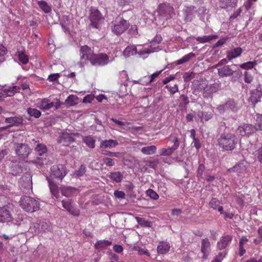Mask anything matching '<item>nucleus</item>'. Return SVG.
Returning a JSON list of instances; mask_svg holds the SVG:
<instances>
[{
	"mask_svg": "<svg viewBox=\"0 0 262 262\" xmlns=\"http://www.w3.org/2000/svg\"><path fill=\"white\" fill-rule=\"evenodd\" d=\"M109 178L113 181L119 183L123 179V174L119 171L111 172L110 173Z\"/></svg>",
	"mask_w": 262,
	"mask_h": 262,
	"instance_id": "nucleus-32",
	"label": "nucleus"
},
{
	"mask_svg": "<svg viewBox=\"0 0 262 262\" xmlns=\"http://www.w3.org/2000/svg\"><path fill=\"white\" fill-rule=\"evenodd\" d=\"M195 7L193 6H186L183 10V13L185 16V20L190 21L194 16Z\"/></svg>",
	"mask_w": 262,
	"mask_h": 262,
	"instance_id": "nucleus-19",
	"label": "nucleus"
},
{
	"mask_svg": "<svg viewBox=\"0 0 262 262\" xmlns=\"http://www.w3.org/2000/svg\"><path fill=\"white\" fill-rule=\"evenodd\" d=\"M195 73L192 71H188L185 72L183 75V78L185 82H189L193 79L195 76Z\"/></svg>",
	"mask_w": 262,
	"mask_h": 262,
	"instance_id": "nucleus-42",
	"label": "nucleus"
},
{
	"mask_svg": "<svg viewBox=\"0 0 262 262\" xmlns=\"http://www.w3.org/2000/svg\"><path fill=\"white\" fill-rule=\"evenodd\" d=\"M216 109L220 113H223L228 111H235L237 110L235 101L230 99L225 103L218 105Z\"/></svg>",
	"mask_w": 262,
	"mask_h": 262,
	"instance_id": "nucleus-10",
	"label": "nucleus"
},
{
	"mask_svg": "<svg viewBox=\"0 0 262 262\" xmlns=\"http://www.w3.org/2000/svg\"><path fill=\"white\" fill-rule=\"evenodd\" d=\"M95 140L92 136H86L83 138V142L89 147L93 148L95 147Z\"/></svg>",
	"mask_w": 262,
	"mask_h": 262,
	"instance_id": "nucleus-39",
	"label": "nucleus"
},
{
	"mask_svg": "<svg viewBox=\"0 0 262 262\" xmlns=\"http://www.w3.org/2000/svg\"><path fill=\"white\" fill-rule=\"evenodd\" d=\"M115 196L119 199H124L125 198V193L122 191L116 190L114 192Z\"/></svg>",
	"mask_w": 262,
	"mask_h": 262,
	"instance_id": "nucleus-62",
	"label": "nucleus"
},
{
	"mask_svg": "<svg viewBox=\"0 0 262 262\" xmlns=\"http://www.w3.org/2000/svg\"><path fill=\"white\" fill-rule=\"evenodd\" d=\"M255 155L260 162H262V147L255 151Z\"/></svg>",
	"mask_w": 262,
	"mask_h": 262,
	"instance_id": "nucleus-61",
	"label": "nucleus"
},
{
	"mask_svg": "<svg viewBox=\"0 0 262 262\" xmlns=\"http://www.w3.org/2000/svg\"><path fill=\"white\" fill-rule=\"evenodd\" d=\"M78 98L76 96L70 95L67 98V104L70 105H74L77 103Z\"/></svg>",
	"mask_w": 262,
	"mask_h": 262,
	"instance_id": "nucleus-47",
	"label": "nucleus"
},
{
	"mask_svg": "<svg viewBox=\"0 0 262 262\" xmlns=\"http://www.w3.org/2000/svg\"><path fill=\"white\" fill-rule=\"evenodd\" d=\"M162 71H163V70H160L159 71H157V72L153 73L152 74L150 75V76H149L148 77L149 79V82L150 83H151L152 81H154V79L156 77H157L162 73Z\"/></svg>",
	"mask_w": 262,
	"mask_h": 262,
	"instance_id": "nucleus-56",
	"label": "nucleus"
},
{
	"mask_svg": "<svg viewBox=\"0 0 262 262\" xmlns=\"http://www.w3.org/2000/svg\"><path fill=\"white\" fill-rule=\"evenodd\" d=\"M90 61L95 66H104L109 62L108 57L105 54H93L91 56Z\"/></svg>",
	"mask_w": 262,
	"mask_h": 262,
	"instance_id": "nucleus-8",
	"label": "nucleus"
},
{
	"mask_svg": "<svg viewBox=\"0 0 262 262\" xmlns=\"http://www.w3.org/2000/svg\"><path fill=\"white\" fill-rule=\"evenodd\" d=\"M90 48L87 46H83L81 47L80 54L81 58L84 60H90V57L93 54Z\"/></svg>",
	"mask_w": 262,
	"mask_h": 262,
	"instance_id": "nucleus-21",
	"label": "nucleus"
},
{
	"mask_svg": "<svg viewBox=\"0 0 262 262\" xmlns=\"http://www.w3.org/2000/svg\"><path fill=\"white\" fill-rule=\"evenodd\" d=\"M170 246L166 242H160L157 247V252L159 254H163L167 253L170 249Z\"/></svg>",
	"mask_w": 262,
	"mask_h": 262,
	"instance_id": "nucleus-24",
	"label": "nucleus"
},
{
	"mask_svg": "<svg viewBox=\"0 0 262 262\" xmlns=\"http://www.w3.org/2000/svg\"><path fill=\"white\" fill-rule=\"evenodd\" d=\"M205 170V166L203 164H200L197 170V177L201 178Z\"/></svg>",
	"mask_w": 262,
	"mask_h": 262,
	"instance_id": "nucleus-58",
	"label": "nucleus"
},
{
	"mask_svg": "<svg viewBox=\"0 0 262 262\" xmlns=\"http://www.w3.org/2000/svg\"><path fill=\"white\" fill-rule=\"evenodd\" d=\"M35 150L39 156H42L47 152V148L46 146L43 144H38L35 148Z\"/></svg>",
	"mask_w": 262,
	"mask_h": 262,
	"instance_id": "nucleus-43",
	"label": "nucleus"
},
{
	"mask_svg": "<svg viewBox=\"0 0 262 262\" xmlns=\"http://www.w3.org/2000/svg\"><path fill=\"white\" fill-rule=\"evenodd\" d=\"M28 114L35 118H38L41 116V112L36 108L29 107L27 110Z\"/></svg>",
	"mask_w": 262,
	"mask_h": 262,
	"instance_id": "nucleus-41",
	"label": "nucleus"
},
{
	"mask_svg": "<svg viewBox=\"0 0 262 262\" xmlns=\"http://www.w3.org/2000/svg\"><path fill=\"white\" fill-rule=\"evenodd\" d=\"M12 220V216L10 208L8 206L0 207V222L8 223Z\"/></svg>",
	"mask_w": 262,
	"mask_h": 262,
	"instance_id": "nucleus-11",
	"label": "nucleus"
},
{
	"mask_svg": "<svg viewBox=\"0 0 262 262\" xmlns=\"http://www.w3.org/2000/svg\"><path fill=\"white\" fill-rule=\"evenodd\" d=\"M170 140L173 142V145L168 148H162L159 149V153L160 156H170L174 151L178 149L180 145L179 139L178 137L173 136H171Z\"/></svg>",
	"mask_w": 262,
	"mask_h": 262,
	"instance_id": "nucleus-6",
	"label": "nucleus"
},
{
	"mask_svg": "<svg viewBox=\"0 0 262 262\" xmlns=\"http://www.w3.org/2000/svg\"><path fill=\"white\" fill-rule=\"evenodd\" d=\"M257 64V62L256 60L252 61H248L238 64V67L242 69L246 70V71L252 69Z\"/></svg>",
	"mask_w": 262,
	"mask_h": 262,
	"instance_id": "nucleus-31",
	"label": "nucleus"
},
{
	"mask_svg": "<svg viewBox=\"0 0 262 262\" xmlns=\"http://www.w3.org/2000/svg\"><path fill=\"white\" fill-rule=\"evenodd\" d=\"M258 233L259 235V237L254 239L253 240V242L256 245L260 244L262 241V230H258Z\"/></svg>",
	"mask_w": 262,
	"mask_h": 262,
	"instance_id": "nucleus-60",
	"label": "nucleus"
},
{
	"mask_svg": "<svg viewBox=\"0 0 262 262\" xmlns=\"http://www.w3.org/2000/svg\"><path fill=\"white\" fill-rule=\"evenodd\" d=\"M175 78H176V77H175L174 75H170L169 76L165 78L163 80L162 82H163V83L164 84H166L168 82H169L170 81H171L173 80V79H174Z\"/></svg>",
	"mask_w": 262,
	"mask_h": 262,
	"instance_id": "nucleus-64",
	"label": "nucleus"
},
{
	"mask_svg": "<svg viewBox=\"0 0 262 262\" xmlns=\"http://www.w3.org/2000/svg\"><path fill=\"white\" fill-rule=\"evenodd\" d=\"M128 32L131 35L136 36L138 34L137 27L136 25L132 26Z\"/></svg>",
	"mask_w": 262,
	"mask_h": 262,
	"instance_id": "nucleus-59",
	"label": "nucleus"
},
{
	"mask_svg": "<svg viewBox=\"0 0 262 262\" xmlns=\"http://www.w3.org/2000/svg\"><path fill=\"white\" fill-rule=\"evenodd\" d=\"M52 174L56 178L62 180L66 176V170L63 168L62 165H59L57 167H53Z\"/></svg>",
	"mask_w": 262,
	"mask_h": 262,
	"instance_id": "nucleus-26",
	"label": "nucleus"
},
{
	"mask_svg": "<svg viewBox=\"0 0 262 262\" xmlns=\"http://www.w3.org/2000/svg\"><path fill=\"white\" fill-rule=\"evenodd\" d=\"M38 5L40 8L43 11L46 13H49L51 11V8L48 4L45 1H41L38 2Z\"/></svg>",
	"mask_w": 262,
	"mask_h": 262,
	"instance_id": "nucleus-44",
	"label": "nucleus"
},
{
	"mask_svg": "<svg viewBox=\"0 0 262 262\" xmlns=\"http://www.w3.org/2000/svg\"><path fill=\"white\" fill-rule=\"evenodd\" d=\"M262 97V89L260 86L257 87L255 90L251 92L250 100L252 103L256 104L260 101Z\"/></svg>",
	"mask_w": 262,
	"mask_h": 262,
	"instance_id": "nucleus-18",
	"label": "nucleus"
},
{
	"mask_svg": "<svg viewBox=\"0 0 262 262\" xmlns=\"http://www.w3.org/2000/svg\"><path fill=\"white\" fill-rule=\"evenodd\" d=\"M195 56L194 53L191 52L189 53L184 56H183L181 59L178 60L176 61V63L177 65H180L184 63L187 62L190 60V59L192 58H193Z\"/></svg>",
	"mask_w": 262,
	"mask_h": 262,
	"instance_id": "nucleus-33",
	"label": "nucleus"
},
{
	"mask_svg": "<svg viewBox=\"0 0 262 262\" xmlns=\"http://www.w3.org/2000/svg\"><path fill=\"white\" fill-rule=\"evenodd\" d=\"M102 161L103 164L107 166H113L115 165V162L114 161L113 159L110 158H104L102 159Z\"/></svg>",
	"mask_w": 262,
	"mask_h": 262,
	"instance_id": "nucleus-53",
	"label": "nucleus"
},
{
	"mask_svg": "<svg viewBox=\"0 0 262 262\" xmlns=\"http://www.w3.org/2000/svg\"><path fill=\"white\" fill-rule=\"evenodd\" d=\"M86 172V167L84 165H81L79 169L74 172V176L77 177L83 176Z\"/></svg>",
	"mask_w": 262,
	"mask_h": 262,
	"instance_id": "nucleus-46",
	"label": "nucleus"
},
{
	"mask_svg": "<svg viewBox=\"0 0 262 262\" xmlns=\"http://www.w3.org/2000/svg\"><path fill=\"white\" fill-rule=\"evenodd\" d=\"M49 183V185L51 192L54 195L56 199H59L60 198V194L62 196H66V188L64 186H61L60 188V190H57V186L56 184L52 181L49 178H47Z\"/></svg>",
	"mask_w": 262,
	"mask_h": 262,
	"instance_id": "nucleus-9",
	"label": "nucleus"
},
{
	"mask_svg": "<svg viewBox=\"0 0 262 262\" xmlns=\"http://www.w3.org/2000/svg\"><path fill=\"white\" fill-rule=\"evenodd\" d=\"M18 58L19 60L24 64H27L28 62V56L23 52L19 53Z\"/></svg>",
	"mask_w": 262,
	"mask_h": 262,
	"instance_id": "nucleus-54",
	"label": "nucleus"
},
{
	"mask_svg": "<svg viewBox=\"0 0 262 262\" xmlns=\"http://www.w3.org/2000/svg\"><path fill=\"white\" fill-rule=\"evenodd\" d=\"M255 123L254 125L255 130H262V114L256 115Z\"/></svg>",
	"mask_w": 262,
	"mask_h": 262,
	"instance_id": "nucleus-38",
	"label": "nucleus"
},
{
	"mask_svg": "<svg viewBox=\"0 0 262 262\" xmlns=\"http://www.w3.org/2000/svg\"><path fill=\"white\" fill-rule=\"evenodd\" d=\"M118 144V142L116 140L109 139L104 140L100 142V147L102 148L115 147Z\"/></svg>",
	"mask_w": 262,
	"mask_h": 262,
	"instance_id": "nucleus-25",
	"label": "nucleus"
},
{
	"mask_svg": "<svg viewBox=\"0 0 262 262\" xmlns=\"http://www.w3.org/2000/svg\"><path fill=\"white\" fill-rule=\"evenodd\" d=\"M89 19L91 26L96 29H100L104 21V17L97 9H94L91 11Z\"/></svg>",
	"mask_w": 262,
	"mask_h": 262,
	"instance_id": "nucleus-4",
	"label": "nucleus"
},
{
	"mask_svg": "<svg viewBox=\"0 0 262 262\" xmlns=\"http://www.w3.org/2000/svg\"><path fill=\"white\" fill-rule=\"evenodd\" d=\"M217 38L216 35H205L203 36H199L196 38V40L200 43H205L209 42Z\"/></svg>",
	"mask_w": 262,
	"mask_h": 262,
	"instance_id": "nucleus-35",
	"label": "nucleus"
},
{
	"mask_svg": "<svg viewBox=\"0 0 262 262\" xmlns=\"http://www.w3.org/2000/svg\"><path fill=\"white\" fill-rule=\"evenodd\" d=\"M5 122L10 124L9 125L3 127L1 128V130L10 128L12 126H18L23 123V119L21 117H8L5 119Z\"/></svg>",
	"mask_w": 262,
	"mask_h": 262,
	"instance_id": "nucleus-14",
	"label": "nucleus"
},
{
	"mask_svg": "<svg viewBox=\"0 0 262 262\" xmlns=\"http://www.w3.org/2000/svg\"><path fill=\"white\" fill-rule=\"evenodd\" d=\"M198 117L201 119V122L207 121L212 117L211 113L199 112L198 114Z\"/></svg>",
	"mask_w": 262,
	"mask_h": 262,
	"instance_id": "nucleus-40",
	"label": "nucleus"
},
{
	"mask_svg": "<svg viewBox=\"0 0 262 262\" xmlns=\"http://www.w3.org/2000/svg\"><path fill=\"white\" fill-rule=\"evenodd\" d=\"M158 12L164 19L171 18L174 13L173 8L168 4H162L159 5Z\"/></svg>",
	"mask_w": 262,
	"mask_h": 262,
	"instance_id": "nucleus-7",
	"label": "nucleus"
},
{
	"mask_svg": "<svg viewBox=\"0 0 262 262\" xmlns=\"http://www.w3.org/2000/svg\"><path fill=\"white\" fill-rule=\"evenodd\" d=\"M220 202L216 198H213L209 202V206L213 209L216 210L220 206Z\"/></svg>",
	"mask_w": 262,
	"mask_h": 262,
	"instance_id": "nucleus-49",
	"label": "nucleus"
},
{
	"mask_svg": "<svg viewBox=\"0 0 262 262\" xmlns=\"http://www.w3.org/2000/svg\"><path fill=\"white\" fill-rule=\"evenodd\" d=\"M50 227V224L46 221L38 220L36 223H33L30 226V228L47 229Z\"/></svg>",
	"mask_w": 262,
	"mask_h": 262,
	"instance_id": "nucleus-27",
	"label": "nucleus"
},
{
	"mask_svg": "<svg viewBox=\"0 0 262 262\" xmlns=\"http://www.w3.org/2000/svg\"><path fill=\"white\" fill-rule=\"evenodd\" d=\"M32 151V149L25 143H15V152L19 159L25 160L27 158Z\"/></svg>",
	"mask_w": 262,
	"mask_h": 262,
	"instance_id": "nucleus-5",
	"label": "nucleus"
},
{
	"mask_svg": "<svg viewBox=\"0 0 262 262\" xmlns=\"http://www.w3.org/2000/svg\"><path fill=\"white\" fill-rule=\"evenodd\" d=\"M243 168L242 167L241 164H237L234 165L232 168H230L228 169V171L229 172H237L238 173H240L242 172Z\"/></svg>",
	"mask_w": 262,
	"mask_h": 262,
	"instance_id": "nucleus-48",
	"label": "nucleus"
},
{
	"mask_svg": "<svg viewBox=\"0 0 262 262\" xmlns=\"http://www.w3.org/2000/svg\"><path fill=\"white\" fill-rule=\"evenodd\" d=\"M237 143L235 135L231 133L222 134L218 139V145L224 150H233Z\"/></svg>",
	"mask_w": 262,
	"mask_h": 262,
	"instance_id": "nucleus-1",
	"label": "nucleus"
},
{
	"mask_svg": "<svg viewBox=\"0 0 262 262\" xmlns=\"http://www.w3.org/2000/svg\"><path fill=\"white\" fill-rule=\"evenodd\" d=\"M234 71L230 66H224L217 69V74L220 77H229L233 75Z\"/></svg>",
	"mask_w": 262,
	"mask_h": 262,
	"instance_id": "nucleus-17",
	"label": "nucleus"
},
{
	"mask_svg": "<svg viewBox=\"0 0 262 262\" xmlns=\"http://www.w3.org/2000/svg\"><path fill=\"white\" fill-rule=\"evenodd\" d=\"M129 23L121 17H117L111 24L112 32L117 36L124 33L129 27Z\"/></svg>",
	"mask_w": 262,
	"mask_h": 262,
	"instance_id": "nucleus-3",
	"label": "nucleus"
},
{
	"mask_svg": "<svg viewBox=\"0 0 262 262\" xmlns=\"http://www.w3.org/2000/svg\"><path fill=\"white\" fill-rule=\"evenodd\" d=\"M138 223L142 227H151L152 223L147 221H145L142 219H138Z\"/></svg>",
	"mask_w": 262,
	"mask_h": 262,
	"instance_id": "nucleus-52",
	"label": "nucleus"
},
{
	"mask_svg": "<svg viewBox=\"0 0 262 262\" xmlns=\"http://www.w3.org/2000/svg\"><path fill=\"white\" fill-rule=\"evenodd\" d=\"M152 41H156V46H151V49H142V50L139 51V55L140 56H143L145 54H149L151 53L157 52L160 50L159 44L162 41V37L160 36L157 35Z\"/></svg>",
	"mask_w": 262,
	"mask_h": 262,
	"instance_id": "nucleus-13",
	"label": "nucleus"
},
{
	"mask_svg": "<svg viewBox=\"0 0 262 262\" xmlns=\"http://www.w3.org/2000/svg\"><path fill=\"white\" fill-rule=\"evenodd\" d=\"M243 79L247 84H251L254 80V75L251 72L245 71L242 74Z\"/></svg>",
	"mask_w": 262,
	"mask_h": 262,
	"instance_id": "nucleus-30",
	"label": "nucleus"
},
{
	"mask_svg": "<svg viewBox=\"0 0 262 262\" xmlns=\"http://www.w3.org/2000/svg\"><path fill=\"white\" fill-rule=\"evenodd\" d=\"M146 194L147 196L155 200H157L159 198V195L151 189L147 190L146 192Z\"/></svg>",
	"mask_w": 262,
	"mask_h": 262,
	"instance_id": "nucleus-50",
	"label": "nucleus"
},
{
	"mask_svg": "<svg viewBox=\"0 0 262 262\" xmlns=\"http://www.w3.org/2000/svg\"><path fill=\"white\" fill-rule=\"evenodd\" d=\"M54 104L50 100L45 98L37 103V106L41 110L47 111L53 106Z\"/></svg>",
	"mask_w": 262,
	"mask_h": 262,
	"instance_id": "nucleus-23",
	"label": "nucleus"
},
{
	"mask_svg": "<svg viewBox=\"0 0 262 262\" xmlns=\"http://www.w3.org/2000/svg\"><path fill=\"white\" fill-rule=\"evenodd\" d=\"M232 237L230 235H226L223 236L222 239L217 243V248L219 250H222L228 246V244L231 241Z\"/></svg>",
	"mask_w": 262,
	"mask_h": 262,
	"instance_id": "nucleus-22",
	"label": "nucleus"
},
{
	"mask_svg": "<svg viewBox=\"0 0 262 262\" xmlns=\"http://www.w3.org/2000/svg\"><path fill=\"white\" fill-rule=\"evenodd\" d=\"M133 249L137 251L139 254H145L148 256H150L149 252L144 248H142L139 246H135Z\"/></svg>",
	"mask_w": 262,
	"mask_h": 262,
	"instance_id": "nucleus-55",
	"label": "nucleus"
},
{
	"mask_svg": "<svg viewBox=\"0 0 262 262\" xmlns=\"http://www.w3.org/2000/svg\"><path fill=\"white\" fill-rule=\"evenodd\" d=\"M255 129L251 124H245L237 128V133L242 136H249L255 132Z\"/></svg>",
	"mask_w": 262,
	"mask_h": 262,
	"instance_id": "nucleus-15",
	"label": "nucleus"
},
{
	"mask_svg": "<svg viewBox=\"0 0 262 262\" xmlns=\"http://www.w3.org/2000/svg\"><path fill=\"white\" fill-rule=\"evenodd\" d=\"M226 255V252L225 251H223L221 252H220L214 258V260L217 261V262H221L222 260L223 259L224 257Z\"/></svg>",
	"mask_w": 262,
	"mask_h": 262,
	"instance_id": "nucleus-57",
	"label": "nucleus"
},
{
	"mask_svg": "<svg viewBox=\"0 0 262 262\" xmlns=\"http://www.w3.org/2000/svg\"><path fill=\"white\" fill-rule=\"evenodd\" d=\"M19 204L21 207L27 212H33L40 208L39 202L30 196H22L19 201Z\"/></svg>",
	"mask_w": 262,
	"mask_h": 262,
	"instance_id": "nucleus-2",
	"label": "nucleus"
},
{
	"mask_svg": "<svg viewBox=\"0 0 262 262\" xmlns=\"http://www.w3.org/2000/svg\"><path fill=\"white\" fill-rule=\"evenodd\" d=\"M165 88L167 89L171 94H174L179 91L178 85L177 84H175L173 86L167 85L165 86Z\"/></svg>",
	"mask_w": 262,
	"mask_h": 262,
	"instance_id": "nucleus-51",
	"label": "nucleus"
},
{
	"mask_svg": "<svg viewBox=\"0 0 262 262\" xmlns=\"http://www.w3.org/2000/svg\"><path fill=\"white\" fill-rule=\"evenodd\" d=\"M139 51H137V48L135 46H128L126 47L123 52V55L125 57H129L135 54H138Z\"/></svg>",
	"mask_w": 262,
	"mask_h": 262,
	"instance_id": "nucleus-28",
	"label": "nucleus"
},
{
	"mask_svg": "<svg viewBox=\"0 0 262 262\" xmlns=\"http://www.w3.org/2000/svg\"><path fill=\"white\" fill-rule=\"evenodd\" d=\"M78 193V189L74 187H67V197L76 196Z\"/></svg>",
	"mask_w": 262,
	"mask_h": 262,
	"instance_id": "nucleus-45",
	"label": "nucleus"
},
{
	"mask_svg": "<svg viewBox=\"0 0 262 262\" xmlns=\"http://www.w3.org/2000/svg\"><path fill=\"white\" fill-rule=\"evenodd\" d=\"M192 86L194 91L197 92H201L203 90L205 92H207L209 88L210 89L213 88V85H208L206 80H194L192 82Z\"/></svg>",
	"mask_w": 262,
	"mask_h": 262,
	"instance_id": "nucleus-12",
	"label": "nucleus"
},
{
	"mask_svg": "<svg viewBox=\"0 0 262 262\" xmlns=\"http://www.w3.org/2000/svg\"><path fill=\"white\" fill-rule=\"evenodd\" d=\"M210 243L207 238H204L201 242V252L203 253L202 258L207 259L210 251Z\"/></svg>",
	"mask_w": 262,
	"mask_h": 262,
	"instance_id": "nucleus-16",
	"label": "nucleus"
},
{
	"mask_svg": "<svg viewBox=\"0 0 262 262\" xmlns=\"http://www.w3.org/2000/svg\"><path fill=\"white\" fill-rule=\"evenodd\" d=\"M243 52V50L240 47L231 49L227 52V58L231 60L234 58L240 56Z\"/></svg>",
	"mask_w": 262,
	"mask_h": 262,
	"instance_id": "nucleus-20",
	"label": "nucleus"
},
{
	"mask_svg": "<svg viewBox=\"0 0 262 262\" xmlns=\"http://www.w3.org/2000/svg\"><path fill=\"white\" fill-rule=\"evenodd\" d=\"M111 244L112 242L107 240H100L95 244V246L97 249L101 250Z\"/></svg>",
	"mask_w": 262,
	"mask_h": 262,
	"instance_id": "nucleus-34",
	"label": "nucleus"
},
{
	"mask_svg": "<svg viewBox=\"0 0 262 262\" xmlns=\"http://www.w3.org/2000/svg\"><path fill=\"white\" fill-rule=\"evenodd\" d=\"M157 147L155 145L145 146L141 148V151L145 155H152L156 152Z\"/></svg>",
	"mask_w": 262,
	"mask_h": 262,
	"instance_id": "nucleus-36",
	"label": "nucleus"
},
{
	"mask_svg": "<svg viewBox=\"0 0 262 262\" xmlns=\"http://www.w3.org/2000/svg\"><path fill=\"white\" fill-rule=\"evenodd\" d=\"M19 89V88L17 86H13L12 87L9 88V89H5L3 91V97L12 96L14 95L15 93L18 92Z\"/></svg>",
	"mask_w": 262,
	"mask_h": 262,
	"instance_id": "nucleus-29",
	"label": "nucleus"
},
{
	"mask_svg": "<svg viewBox=\"0 0 262 262\" xmlns=\"http://www.w3.org/2000/svg\"><path fill=\"white\" fill-rule=\"evenodd\" d=\"M7 53V49L3 44H0V57L3 56Z\"/></svg>",
	"mask_w": 262,
	"mask_h": 262,
	"instance_id": "nucleus-63",
	"label": "nucleus"
},
{
	"mask_svg": "<svg viewBox=\"0 0 262 262\" xmlns=\"http://www.w3.org/2000/svg\"><path fill=\"white\" fill-rule=\"evenodd\" d=\"M67 211L74 216H78L79 214V210L74 207L73 203L70 202L69 204L67 203Z\"/></svg>",
	"mask_w": 262,
	"mask_h": 262,
	"instance_id": "nucleus-37",
	"label": "nucleus"
}]
</instances>
